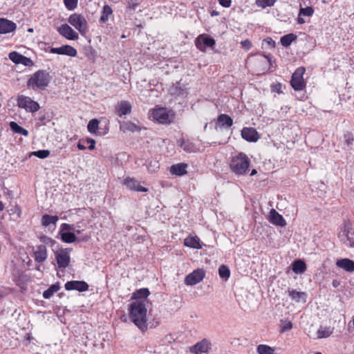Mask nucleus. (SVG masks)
Returning a JSON list of instances; mask_svg holds the SVG:
<instances>
[{
    "mask_svg": "<svg viewBox=\"0 0 354 354\" xmlns=\"http://www.w3.org/2000/svg\"><path fill=\"white\" fill-rule=\"evenodd\" d=\"M129 315L131 321L140 330H144L147 328V309L142 301L133 302L130 305Z\"/></svg>",
    "mask_w": 354,
    "mask_h": 354,
    "instance_id": "obj_1",
    "label": "nucleus"
},
{
    "mask_svg": "<svg viewBox=\"0 0 354 354\" xmlns=\"http://www.w3.org/2000/svg\"><path fill=\"white\" fill-rule=\"evenodd\" d=\"M250 160L243 153L234 157L230 163L231 170L237 175H243L248 171Z\"/></svg>",
    "mask_w": 354,
    "mask_h": 354,
    "instance_id": "obj_2",
    "label": "nucleus"
},
{
    "mask_svg": "<svg viewBox=\"0 0 354 354\" xmlns=\"http://www.w3.org/2000/svg\"><path fill=\"white\" fill-rule=\"evenodd\" d=\"M151 116L158 123L167 124L174 121L175 113L171 110L160 107L154 109L151 112Z\"/></svg>",
    "mask_w": 354,
    "mask_h": 354,
    "instance_id": "obj_3",
    "label": "nucleus"
},
{
    "mask_svg": "<svg viewBox=\"0 0 354 354\" xmlns=\"http://www.w3.org/2000/svg\"><path fill=\"white\" fill-rule=\"evenodd\" d=\"M50 80V76L46 71H38L35 73L28 82V85L32 87H46L48 86Z\"/></svg>",
    "mask_w": 354,
    "mask_h": 354,
    "instance_id": "obj_4",
    "label": "nucleus"
},
{
    "mask_svg": "<svg viewBox=\"0 0 354 354\" xmlns=\"http://www.w3.org/2000/svg\"><path fill=\"white\" fill-rule=\"evenodd\" d=\"M17 101V106L27 112L35 113L40 109V106L37 102L27 96L19 95Z\"/></svg>",
    "mask_w": 354,
    "mask_h": 354,
    "instance_id": "obj_5",
    "label": "nucleus"
},
{
    "mask_svg": "<svg viewBox=\"0 0 354 354\" xmlns=\"http://www.w3.org/2000/svg\"><path fill=\"white\" fill-rule=\"evenodd\" d=\"M68 22L82 35H84L86 32L87 21L83 15L74 13L69 17Z\"/></svg>",
    "mask_w": 354,
    "mask_h": 354,
    "instance_id": "obj_6",
    "label": "nucleus"
},
{
    "mask_svg": "<svg viewBox=\"0 0 354 354\" xmlns=\"http://www.w3.org/2000/svg\"><path fill=\"white\" fill-rule=\"evenodd\" d=\"M205 272L203 269H196L186 276L185 283L187 286H194L201 282L205 277Z\"/></svg>",
    "mask_w": 354,
    "mask_h": 354,
    "instance_id": "obj_7",
    "label": "nucleus"
},
{
    "mask_svg": "<svg viewBox=\"0 0 354 354\" xmlns=\"http://www.w3.org/2000/svg\"><path fill=\"white\" fill-rule=\"evenodd\" d=\"M70 249H61L59 251L55 252L56 261L59 268H66L70 263L69 252Z\"/></svg>",
    "mask_w": 354,
    "mask_h": 354,
    "instance_id": "obj_8",
    "label": "nucleus"
},
{
    "mask_svg": "<svg viewBox=\"0 0 354 354\" xmlns=\"http://www.w3.org/2000/svg\"><path fill=\"white\" fill-rule=\"evenodd\" d=\"M305 72L304 67L298 68L292 75L290 82L291 86L293 88H303L305 87V84L303 75Z\"/></svg>",
    "mask_w": 354,
    "mask_h": 354,
    "instance_id": "obj_9",
    "label": "nucleus"
},
{
    "mask_svg": "<svg viewBox=\"0 0 354 354\" xmlns=\"http://www.w3.org/2000/svg\"><path fill=\"white\" fill-rule=\"evenodd\" d=\"M196 46L201 51H205L207 47H212L215 40L206 35H201L196 39Z\"/></svg>",
    "mask_w": 354,
    "mask_h": 354,
    "instance_id": "obj_10",
    "label": "nucleus"
},
{
    "mask_svg": "<svg viewBox=\"0 0 354 354\" xmlns=\"http://www.w3.org/2000/svg\"><path fill=\"white\" fill-rule=\"evenodd\" d=\"M66 290H77L79 292H85L88 290V285L84 281H69L64 285Z\"/></svg>",
    "mask_w": 354,
    "mask_h": 354,
    "instance_id": "obj_11",
    "label": "nucleus"
},
{
    "mask_svg": "<svg viewBox=\"0 0 354 354\" xmlns=\"http://www.w3.org/2000/svg\"><path fill=\"white\" fill-rule=\"evenodd\" d=\"M58 32L67 39L77 40L79 38L78 34L68 24H62L58 28Z\"/></svg>",
    "mask_w": 354,
    "mask_h": 354,
    "instance_id": "obj_12",
    "label": "nucleus"
},
{
    "mask_svg": "<svg viewBox=\"0 0 354 354\" xmlns=\"http://www.w3.org/2000/svg\"><path fill=\"white\" fill-rule=\"evenodd\" d=\"M50 52L55 54L66 55L71 57H75L77 55L76 49L69 45H64L59 48H52Z\"/></svg>",
    "mask_w": 354,
    "mask_h": 354,
    "instance_id": "obj_13",
    "label": "nucleus"
},
{
    "mask_svg": "<svg viewBox=\"0 0 354 354\" xmlns=\"http://www.w3.org/2000/svg\"><path fill=\"white\" fill-rule=\"evenodd\" d=\"M241 136L248 142H256L259 138L257 131L252 127L243 128L241 131Z\"/></svg>",
    "mask_w": 354,
    "mask_h": 354,
    "instance_id": "obj_14",
    "label": "nucleus"
},
{
    "mask_svg": "<svg viewBox=\"0 0 354 354\" xmlns=\"http://www.w3.org/2000/svg\"><path fill=\"white\" fill-rule=\"evenodd\" d=\"M269 221L274 225L284 227L286 222L283 217L279 214L274 209H272L270 212Z\"/></svg>",
    "mask_w": 354,
    "mask_h": 354,
    "instance_id": "obj_15",
    "label": "nucleus"
},
{
    "mask_svg": "<svg viewBox=\"0 0 354 354\" xmlns=\"http://www.w3.org/2000/svg\"><path fill=\"white\" fill-rule=\"evenodd\" d=\"M209 349V344L206 339L198 342L190 348V352L196 354L207 353Z\"/></svg>",
    "mask_w": 354,
    "mask_h": 354,
    "instance_id": "obj_16",
    "label": "nucleus"
},
{
    "mask_svg": "<svg viewBox=\"0 0 354 354\" xmlns=\"http://www.w3.org/2000/svg\"><path fill=\"white\" fill-rule=\"evenodd\" d=\"M336 266L348 272H354V261L350 259L344 258L337 259L336 261Z\"/></svg>",
    "mask_w": 354,
    "mask_h": 354,
    "instance_id": "obj_17",
    "label": "nucleus"
},
{
    "mask_svg": "<svg viewBox=\"0 0 354 354\" xmlns=\"http://www.w3.org/2000/svg\"><path fill=\"white\" fill-rule=\"evenodd\" d=\"M16 24L6 19H0V33L11 32L16 29Z\"/></svg>",
    "mask_w": 354,
    "mask_h": 354,
    "instance_id": "obj_18",
    "label": "nucleus"
},
{
    "mask_svg": "<svg viewBox=\"0 0 354 354\" xmlns=\"http://www.w3.org/2000/svg\"><path fill=\"white\" fill-rule=\"evenodd\" d=\"M124 184L130 189L137 191V192H147V189L142 187L139 185V183L134 179L131 178H125L124 181Z\"/></svg>",
    "mask_w": 354,
    "mask_h": 354,
    "instance_id": "obj_19",
    "label": "nucleus"
},
{
    "mask_svg": "<svg viewBox=\"0 0 354 354\" xmlns=\"http://www.w3.org/2000/svg\"><path fill=\"white\" fill-rule=\"evenodd\" d=\"M35 260L37 262L41 263L47 259V250L45 245H39L34 252Z\"/></svg>",
    "mask_w": 354,
    "mask_h": 354,
    "instance_id": "obj_20",
    "label": "nucleus"
},
{
    "mask_svg": "<svg viewBox=\"0 0 354 354\" xmlns=\"http://www.w3.org/2000/svg\"><path fill=\"white\" fill-rule=\"evenodd\" d=\"M338 236L346 246L351 247L354 244L353 240L349 237V230L346 225H345L344 229L339 233Z\"/></svg>",
    "mask_w": 354,
    "mask_h": 354,
    "instance_id": "obj_21",
    "label": "nucleus"
},
{
    "mask_svg": "<svg viewBox=\"0 0 354 354\" xmlns=\"http://www.w3.org/2000/svg\"><path fill=\"white\" fill-rule=\"evenodd\" d=\"M116 113L119 116L127 115L131 113V104L127 101H122L115 107Z\"/></svg>",
    "mask_w": 354,
    "mask_h": 354,
    "instance_id": "obj_22",
    "label": "nucleus"
},
{
    "mask_svg": "<svg viewBox=\"0 0 354 354\" xmlns=\"http://www.w3.org/2000/svg\"><path fill=\"white\" fill-rule=\"evenodd\" d=\"M292 270L296 274H302L306 270V265L303 260L297 259L293 261Z\"/></svg>",
    "mask_w": 354,
    "mask_h": 354,
    "instance_id": "obj_23",
    "label": "nucleus"
},
{
    "mask_svg": "<svg viewBox=\"0 0 354 354\" xmlns=\"http://www.w3.org/2000/svg\"><path fill=\"white\" fill-rule=\"evenodd\" d=\"M217 123L221 127L229 128L233 124V120L228 115L221 114L218 117Z\"/></svg>",
    "mask_w": 354,
    "mask_h": 354,
    "instance_id": "obj_24",
    "label": "nucleus"
},
{
    "mask_svg": "<svg viewBox=\"0 0 354 354\" xmlns=\"http://www.w3.org/2000/svg\"><path fill=\"white\" fill-rule=\"evenodd\" d=\"M187 165L185 163H179L176 165H174L170 168V171L171 174H175L176 176H182L187 173Z\"/></svg>",
    "mask_w": 354,
    "mask_h": 354,
    "instance_id": "obj_25",
    "label": "nucleus"
},
{
    "mask_svg": "<svg viewBox=\"0 0 354 354\" xmlns=\"http://www.w3.org/2000/svg\"><path fill=\"white\" fill-rule=\"evenodd\" d=\"M61 239L63 242L71 243L77 241L75 234L71 232H59Z\"/></svg>",
    "mask_w": 354,
    "mask_h": 354,
    "instance_id": "obj_26",
    "label": "nucleus"
},
{
    "mask_svg": "<svg viewBox=\"0 0 354 354\" xmlns=\"http://www.w3.org/2000/svg\"><path fill=\"white\" fill-rule=\"evenodd\" d=\"M184 244L187 247L201 248L200 239L198 237H188L185 239Z\"/></svg>",
    "mask_w": 354,
    "mask_h": 354,
    "instance_id": "obj_27",
    "label": "nucleus"
},
{
    "mask_svg": "<svg viewBox=\"0 0 354 354\" xmlns=\"http://www.w3.org/2000/svg\"><path fill=\"white\" fill-rule=\"evenodd\" d=\"M10 127L11 130L13 131L16 133L21 134L24 136H28L29 134L28 130H26L24 128H23L22 127L19 126L15 122H10Z\"/></svg>",
    "mask_w": 354,
    "mask_h": 354,
    "instance_id": "obj_28",
    "label": "nucleus"
},
{
    "mask_svg": "<svg viewBox=\"0 0 354 354\" xmlns=\"http://www.w3.org/2000/svg\"><path fill=\"white\" fill-rule=\"evenodd\" d=\"M57 221V216H50L48 214H44L42 216L41 218V223L45 227L49 226L50 224L55 225Z\"/></svg>",
    "mask_w": 354,
    "mask_h": 354,
    "instance_id": "obj_29",
    "label": "nucleus"
},
{
    "mask_svg": "<svg viewBox=\"0 0 354 354\" xmlns=\"http://www.w3.org/2000/svg\"><path fill=\"white\" fill-rule=\"evenodd\" d=\"M60 289V286L58 283L51 285L43 293V297L45 299L50 298L54 293L57 292Z\"/></svg>",
    "mask_w": 354,
    "mask_h": 354,
    "instance_id": "obj_30",
    "label": "nucleus"
},
{
    "mask_svg": "<svg viewBox=\"0 0 354 354\" xmlns=\"http://www.w3.org/2000/svg\"><path fill=\"white\" fill-rule=\"evenodd\" d=\"M112 8L109 6L105 5L103 7L102 15L100 18V22L102 24L106 22L109 19V17L112 15Z\"/></svg>",
    "mask_w": 354,
    "mask_h": 354,
    "instance_id": "obj_31",
    "label": "nucleus"
},
{
    "mask_svg": "<svg viewBox=\"0 0 354 354\" xmlns=\"http://www.w3.org/2000/svg\"><path fill=\"white\" fill-rule=\"evenodd\" d=\"M333 333V328L321 326L317 331V338L322 339L328 337Z\"/></svg>",
    "mask_w": 354,
    "mask_h": 354,
    "instance_id": "obj_32",
    "label": "nucleus"
},
{
    "mask_svg": "<svg viewBox=\"0 0 354 354\" xmlns=\"http://www.w3.org/2000/svg\"><path fill=\"white\" fill-rule=\"evenodd\" d=\"M296 39H297V36L295 34H293V33L288 34V35L283 36L281 38V44H282V46L287 47V46H290V44L293 41H295Z\"/></svg>",
    "mask_w": 354,
    "mask_h": 354,
    "instance_id": "obj_33",
    "label": "nucleus"
},
{
    "mask_svg": "<svg viewBox=\"0 0 354 354\" xmlns=\"http://www.w3.org/2000/svg\"><path fill=\"white\" fill-rule=\"evenodd\" d=\"M288 293L291 299L297 302H299L301 299H305L306 297V294L304 292H298L297 290H289Z\"/></svg>",
    "mask_w": 354,
    "mask_h": 354,
    "instance_id": "obj_34",
    "label": "nucleus"
},
{
    "mask_svg": "<svg viewBox=\"0 0 354 354\" xmlns=\"http://www.w3.org/2000/svg\"><path fill=\"white\" fill-rule=\"evenodd\" d=\"M149 290L147 288H141L133 293V298L136 299H145L149 296Z\"/></svg>",
    "mask_w": 354,
    "mask_h": 354,
    "instance_id": "obj_35",
    "label": "nucleus"
},
{
    "mask_svg": "<svg viewBox=\"0 0 354 354\" xmlns=\"http://www.w3.org/2000/svg\"><path fill=\"white\" fill-rule=\"evenodd\" d=\"M181 148L187 152L192 153L196 151V147L191 142L188 140H182L180 143Z\"/></svg>",
    "mask_w": 354,
    "mask_h": 354,
    "instance_id": "obj_36",
    "label": "nucleus"
},
{
    "mask_svg": "<svg viewBox=\"0 0 354 354\" xmlns=\"http://www.w3.org/2000/svg\"><path fill=\"white\" fill-rule=\"evenodd\" d=\"M99 127V121L97 119H92L87 125L88 131L91 133H95Z\"/></svg>",
    "mask_w": 354,
    "mask_h": 354,
    "instance_id": "obj_37",
    "label": "nucleus"
},
{
    "mask_svg": "<svg viewBox=\"0 0 354 354\" xmlns=\"http://www.w3.org/2000/svg\"><path fill=\"white\" fill-rule=\"evenodd\" d=\"M257 351L259 354H274V349L271 347L260 344L257 347Z\"/></svg>",
    "mask_w": 354,
    "mask_h": 354,
    "instance_id": "obj_38",
    "label": "nucleus"
},
{
    "mask_svg": "<svg viewBox=\"0 0 354 354\" xmlns=\"http://www.w3.org/2000/svg\"><path fill=\"white\" fill-rule=\"evenodd\" d=\"M24 55L19 54L16 51H13L9 53L10 59L16 64H20L21 59L23 58Z\"/></svg>",
    "mask_w": 354,
    "mask_h": 354,
    "instance_id": "obj_39",
    "label": "nucleus"
},
{
    "mask_svg": "<svg viewBox=\"0 0 354 354\" xmlns=\"http://www.w3.org/2000/svg\"><path fill=\"white\" fill-rule=\"evenodd\" d=\"M218 273L221 278L227 279L230 277V271L229 268L224 265H222L218 268Z\"/></svg>",
    "mask_w": 354,
    "mask_h": 354,
    "instance_id": "obj_40",
    "label": "nucleus"
},
{
    "mask_svg": "<svg viewBox=\"0 0 354 354\" xmlns=\"http://www.w3.org/2000/svg\"><path fill=\"white\" fill-rule=\"evenodd\" d=\"M275 0H256L258 6L265 8L268 6H272L274 4Z\"/></svg>",
    "mask_w": 354,
    "mask_h": 354,
    "instance_id": "obj_41",
    "label": "nucleus"
},
{
    "mask_svg": "<svg viewBox=\"0 0 354 354\" xmlns=\"http://www.w3.org/2000/svg\"><path fill=\"white\" fill-rule=\"evenodd\" d=\"M32 154L39 158H46L50 155L48 150L43 149L34 151Z\"/></svg>",
    "mask_w": 354,
    "mask_h": 354,
    "instance_id": "obj_42",
    "label": "nucleus"
},
{
    "mask_svg": "<svg viewBox=\"0 0 354 354\" xmlns=\"http://www.w3.org/2000/svg\"><path fill=\"white\" fill-rule=\"evenodd\" d=\"M313 12L314 10L312 7L303 8L299 10V15L310 17L313 14Z\"/></svg>",
    "mask_w": 354,
    "mask_h": 354,
    "instance_id": "obj_43",
    "label": "nucleus"
},
{
    "mask_svg": "<svg viewBox=\"0 0 354 354\" xmlns=\"http://www.w3.org/2000/svg\"><path fill=\"white\" fill-rule=\"evenodd\" d=\"M64 5L68 10H73L77 7V0H64Z\"/></svg>",
    "mask_w": 354,
    "mask_h": 354,
    "instance_id": "obj_44",
    "label": "nucleus"
},
{
    "mask_svg": "<svg viewBox=\"0 0 354 354\" xmlns=\"http://www.w3.org/2000/svg\"><path fill=\"white\" fill-rule=\"evenodd\" d=\"M40 240L44 244L50 245L52 247H53L54 245L56 244V241L55 240L46 236H41L40 238Z\"/></svg>",
    "mask_w": 354,
    "mask_h": 354,
    "instance_id": "obj_45",
    "label": "nucleus"
},
{
    "mask_svg": "<svg viewBox=\"0 0 354 354\" xmlns=\"http://www.w3.org/2000/svg\"><path fill=\"white\" fill-rule=\"evenodd\" d=\"M70 230H75L74 225L63 223L60 227L59 232H67Z\"/></svg>",
    "mask_w": 354,
    "mask_h": 354,
    "instance_id": "obj_46",
    "label": "nucleus"
},
{
    "mask_svg": "<svg viewBox=\"0 0 354 354\" xmlns=\"http://www.w3.org/2000/svg\"><path fill=\"white\" fill-rule=\"evenodd\" d=\"M20 64L26 66H32L34 64L32 59L26 56H24L23 58L21 59Z\"/></svg>",
    "mask_w": 354,
    "mask_h": 354,
    "instance_id": "obj_47",
    "label": "nucleus"
},
{
    "mask_svg": "<svg viewBox=\"0 0 354 354\" xmlns=\"http://www.w3.org/2000/svg\"><path fill=\"white\" fill-rule=\"evenodd\" d=\"M263 45H267L269 48H274L275 42L271 38L265 39L263 41Z\"/></svg>",
    "mask_w": 354,
    "mask_h": 354,
    "instance_id": "obj_48",
    "label": "nucleus"
},
{
    "mask_svg": "<svg viewBox=\"0 0 354 354\" xmlns=\"http://www.w3.org/2000/svg\"><path fill=\"white\" fill-rule=\"evenodd\" d=\"M241 44L246 50H249L252 47V44L248 39L241 41Z\"/></svg>",
    "mask_w": 354,
    "mask_h": 354,
    "instance_id": "obj_49",
    "label": "nucleus"
},
{
    "mask_svg": "<svg viewBox=\"0 0 354 354\" xmlns=\"http://www.w3.org/2000/svg\"><path fill=\"white\" fill-rule=\"evenodd\" d=\"M86 142L89 144L88 149L93 150L95 149V141L93 138H88Z\"/></svg>",
    "mask_w": 354,
    "mask_h": 354,
    "instance_id": "obj_50",
    "label": "nucleus"
},
{
    "mask_svg": "<svg viewBox=\"0 0 354 354\" xmlns=\"http://www.w3.org/2000/svg\"><path fill=\"white\" fill-rule=\"evenodd\" d=\"M126 125H127L126 129L129 131L133 132V131H137L138 129L136 124H132V123H128Z\"/></svg>",
    "mask_w": 354,
    "mask_h": 354,
    "instance_id": "obj_51",
    "label": "nucleus"
},
{
    "mask_svg": "<svg viewBox=\"0 0 354 354\" xmlns=\"http://www.w3.org/2000/svg\"><path fill=\"white\" fill-rule=\"evenodd\" d=\"M344 138L347 145H351L353 140L352 135L351 133H346L344 135Z\"/></svg>",
    "mask_w": 354,
    "mask_h": 354,
    "instance_id": "obj_52",
    "label": "nucleus"
},
{
    "mask_svg": "<svg viewBox=\"0 0 354 354\" xmlns=\"http://www.w3.org/2000/svg\"><path fill=\"white\" fill-rule=\"evenodd\" d=\"M292 328V324L290 322H287L285 323V324L283 326L281 330L283 332L289 330Z\"/></svg>",
    "mask_w": 354,
    "mask_h": 354,
    "instance_id": "obj_53",
    "label": "nucleus"
},
{
    "mask_svg": "<svg viewBox=\"0 0 354 354\" xmlns=\"http://www.w3.org/2000/svg\"><path fill=\"white\" fill-rule=\"evenodd\" d=\"M219 3L225 8H229L231 6V0H218Z\"/></svg>",
    "mask_w": 354,
    "mask_h": 354,
    "instance_id": "obj_54",
    "label": "nucleus"
},
{
    "mask_svg": "<svg viewBox=\"0 0 354 354\" xmlns=\"http://www.w3.org/2000/svg\"><path fill=\"white\" fill-rule=\"evenodd\" d=\"M296 91L295 96L297 97H301L302 95H304V90H295Z\"/></svg>",
    "mask_w": 354,
    "mask_h": 354,
    "instance_id": "obj_55",
    "label": "nucleus"
},
{
    "mask_svg": "<svg viewBox=\"0 0 354 354\" xmlns=\"http://www.w3.org/2000/svg\"><path fill=\"white\" fill-rule=\"evenodd\" d=\"M138 4L136 3H134V2H131L129 3V6L128 7L130 8V9H133V10H135L137 7Z\"/></svg>",
    "mask_w": 354,
    "mask_h": 354,
    "instance_id": "obj_56",
    "label": "nucleus"
},
{
    "mask_svg": "<svg viewBox=\"0 0 354 354\" xmlns=\"http://www.w3.org/2000/svg\"><path fill=\"white\" fill-rule=\"evenodd\" d=\"M339 285H340V283H339V281H337V280H335H335H333V282H332V286H333V287H334V288H337V287H338Z\"/></svg>",
    "mask_w": 354,
    "mask_h": 354,
    "instance_id": "obj_57",
    "label": "nucleus"
},
{
    "mask_svg": "<svg viewBox=\"0 0 354 354\" xmlns=\"http://www.w3.org/2000/svg\"><path fill=\"white\" fill-rule=\"evenodd\" d=\"M77 148L80 150H84V149H86V146H84L80 142H79L78 144H77Z\"/></svg>",
    "mask_w": 354,
    "mask_h": 354,
    "instance_id": "obj_58",
    "label": "nucleus"
},
{
    "mask_svg": "<svg viewBox=\"0 0 354 354\" xmlns=\"http://www.w3.org/2000/svg\"><path fill=\"white\" fill-rule=\"evenodd\" d=\"M159 166H158V162H154V165H153V169H151L149 167L148 168V169L151 171H154L156 170V169L158 168Z\"/></svg>",
    "mask_w": 354,
    "mask_h": 354,
    "instance_id": "obj_59",
    "label": "nucleus"
},
{
    "mask_svg": "<svg viewBox=\"0 0 354 354\" xmlns=\"http://www.w3.org/2000/svg\"><path fill=\"white\" fill-rule=\"evenodd\" d=\"M297 22L299 24H303L305 23V20L303 18L299 17L298 19H297Z\"/></svg>",
    "mask_w": 354,
    "mask_h": 354,
    "instance_id": "obj_60",
    "label": "nucleus"
},
{
    "mask_svg": "<svg viewBox=\"0 0 354 354\" xmlns=\"http://www.w3.org/2000/svg\"><path fill=\"white\" fill-rule=\"evenodd\" d=\"M257 173V170L256 169H252L251 173H250V176H254Z\"/></svg>",
    "mask_w": 354,
    "mask_h": 354,
    "instance_id": "obj_61",
    "label": "nucleus"
},
{
    "mask_svg": "<svg viewBox=\"0 0 354 354\" xmlns=\"http://www.w3.org/2000/svg\"><path fill=\"white\" fill-rule=\"evenodd\" d=\"M264 57L268 59V62H269L270 65H271L272 63H271V59H270V57L268 55H264Z\"/></svg>",
    "mask_w": 354,
    "mask_h": 354,
    "instance_id": "obj_62",
    "label": "nucleus"
},
{
    "mask_svg": "<svg viewBox=\"0 0 354 354\" xmlns=\"http://www.w3.org/2000/svg\"><path fill=\"white\" fill-rule=\"evenodd\" d=\"M4 208V205L1 201H0V212L2 211Z\"/></svg>",
    "mask_w": 354,
    "mask_h": 354,
    "instance_id": "obj_63",
    "label": "nucleus"
},
{
    "mask_svg": "<svg viewBox=\"0 0 354 354\" xmlns=\"http://www.w3.org/2000/svg\"><path fill=\"white\" fill-rule=\"evenodd\" d=\"M277 92L278 93H282V90L278 89V90H277Z\"/></svg>",
    "mask_w": 354,
    "mask_h": 354,
    "instance_id": "obj_64",
    "label": "nucleus"
}]
</instances>
